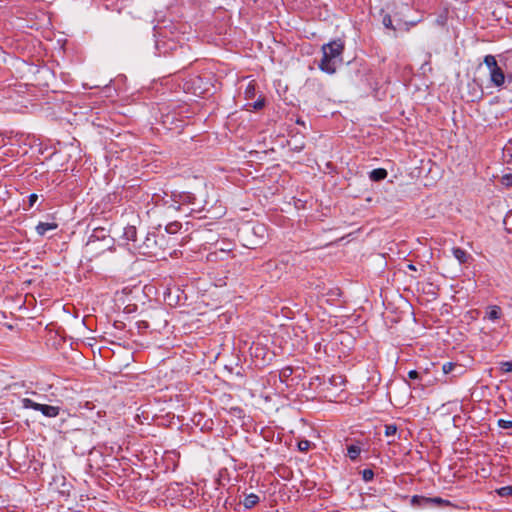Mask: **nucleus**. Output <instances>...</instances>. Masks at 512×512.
I'll use <instances>...</instances> for the list:
<instances>
[{"label": "nucleus", "instance_id": "1", "mask_svg": "<svg viewBox=\"0 0 512 512\" xmlns=\"http://www.w3.org/2000/svg\"><path fill=\"white\" fill-rule=\"evenodd\" d=\"M344 48V41L341 39L324 44L321 48L323 56L319 63V69L327 74H334L337 66L342 63Z\"/></svg>", "mask_w": 512, "mask_h": 512}, {"label": "nucleus", "instance_id": "2", "mask_svg": "<svg viewBox=\"0 0 512 512\" xmlns=\"http://www.w3.org/2000/svg\"><path fill=\"white\" fill-rule=\"evenodd\" d=\"M484 64L489 69L490 82L495 87H501L505 83V73L498 65L495 56L486 55L484 57Z\"/></svg>", "mask_w": 512, "mask_h": 512}, {"label": "nucleus", "instance_id": "3", "mask_svg": "<svg viewBox=\"0 0 512 512\" xmlns=\"http://www.w3.org/2000/svg\"><path fill=\"white\" fill-rule=\"evenodd\" d=\"M192 196L190 194H180L169 195L167 192H163V195L160 193H155L152 196V200L155 201L156 204L162 202L163 205L174 208L176 210L180 209V204L185 202H191Z\"/></svg>", "mask_w": 512, "mask_h": 512}, {"label": "nucleus", "instance_id": "4", "mask_svg": "<svg viewBox=\"0 0 512 512\" xmlns=\"http://www.w3.org/2000/svg\"><path fill=\"white\" fill-rule=\"evenodd\" d=\"M22 405L24 408L40 411L44 416L48 418L57 417L60 412V408L58 406L40 404L29 398H24L22 400Z\"/></svg>", "mask_w": 512, "mask_h": 512}, {"label": "nucleus", "instance_id": "5", "mask_svg": "<svg viewBox=\"0 0 512 512\" xmlns=\"http://www.w3.org/2000/svg\"><path fill=\"white\" fill-rule=\"evenodd\" d=\"M364 450L363 448V442L360 440L355 441L354 443H351L347 445V453L346 456L351 461H357L361 452Z\"/></svg>", "mask_w": 512, "mask_h": 512}, {"label": "nucleus", "instance_id": "6", "mask_svg": "<svg viewBox=\"0 0 512 512\" xmlns=\"http://www.w3.org/2000/svg\"><path fill=\"white\" fill-rule=\"evenodd\" d=\"M452 254L460 264H465L472 259V256L460 247H454L452 249Z\"/></svg>", "mask_w": 512, "mask_h": 512}, {"label": "nucleus", "instance_id": "7", "mask_svg": "<svg viewBox=\"0 0 512 512\" xmlns=\"http://www.w3.org/2000/svg\"><path fill=\"white\" fill-rule=\"evenodd\" d=\"M57 228L58 224L55 222H39L35 229L39 236H44L47 231L55 230Z\"/></svg>", "mask_w": 512, "mask_h": 512}, {"label": "nucleus", "instance_id": "8", "mask_svg": "<svg viewBox=\"0 0 512 512\" xmlns=\"http://www.w3.org/2000/svg\"><path fill=\"white\" fill-rule=\"evenodd\" d=\"M125 240L127 241H132V242H136L137 241V229H136V226L135 225H127L125 228H124V231H123V236H122Z\"/></svg>", "mask_w": 512, "mask_h": 512}, {"label": "nucleus", "instance_id": "9", "mask_svg": "<svg viewBox=\"0 0 512 512\" xmlns=\"http://www.w3.org/2000/svg\"><path fill=\"white\" fill-rule=\"evenodd\" d=\"M387 175H388V172L386 169L377 168V169L372 170L369 173V178L374 182H379V181L384 180L387 177Z\"/></svg>", "mask_w": 512, "mask_h": 512}, {"label": "nucleus", "instance_id": "10", "mask_svg": "<svg viewBox=\"0 0 512 512\" xmlns=\"http://www.w3.org/2000/svg\"><path fill=\"white\" fill-rule=\"evenodd\" d=\"M502 316V309L497 305H492L488 307V311L486 313V317L491 321H496L500 319Z\"/></svg>", "mask_w": 512, "mask_h": 512}, {"label": "nucleus", "instance_id": "11", "mask_svg": "<svg viewBox=\"0 0 512 512\" xmlns=\"http://www.w3.org/2000/svg\"><path fill=\"white\" fill-rule=\"evenodd\" d=\"M259 496L254 494V493H251L249 495H246L244 497V500L242 501V504L244 505V507L246 509H251L253 507H255L258 503H259Z\"/></svg>", "mask_w": 512, "mask_h": 512}, {"label": "nucleus", "instance_id": "12", "mask_svg": "<svg viewBox=\"0 0 512 512\" xmlns=\"http://www.w3.org/2000/svg\"><path fill=\"white\" fill-rule=\"evenodd\" d=\"M410 504L417 508L428 507V497L414 495L410 499Z\"/></svg>", "mask_w": 512, "mask_h": 512}, {"label": "nucleus", "instance_id": "13", "mask_svg": "<svg viewBox=\"0 0 512 512\" xmlns=\"http://www.w3.org/2000/svg\"><path fill=\"white\" fill-rule=\"evenodd\" d=\"M451 503L449 500L443 499L441 497H428V507L429 506H450Z\"/></svg>", "mask_w": 512, "mask_h": 512}, {"label": "nucleus", "instance_id": "14", "mask_svg": "<svg viewBox=\"0 0 512 512\" xmlns=\"http://www.w3.org/2000/svg\"><path fill=\"white\" fill-rule=\"evenodd\" d=\"M105 237H106V230L104 228H96V229H94L93 234L90 237L89 243L93 242L94 238L99 240V239H105Z\"/></svg>", "mask_w": 512, "mask_h": 512}, {"label": "nucleus", "instance_id": "15", "mask_svg": "<svg viewBox=\"0 0 512 512\" xmlns=\"http://www.w3.org/2000/svg\"><path fill=\"white\" fill-rule=\"evenodd\" d=\"M456 368H459L460 370H462V368L459 365H457L456 363L446 362L442 366V371H443L444 374H449L453 370H455Z\"/></svg>", "mask_w": 512, "mask_h": 512}, {"label": "nucleus", "instance_id": "16", "mask_svg": "<svg viewBox=\"0 0 512 512\" xmlns=\"http://www.w3.org/2000/svg\"><path fill=\"white\" fill-rule=\"evenodd\" d=\"M497 494L500 497H511L512 496V486H504L496 490Z\"/></svg>", "mask_w": 512, "mask_h": 512}, {"label": "nucleus", "instance_id": "17", "mask_svg": "<svg viewBox=\"0 0 512 512\" xmlns=\"http://www.w3.org/2000/svg\"><path fill=\"white\" fill-rule=\"evenodd\" d=\"M180 228H181V224L177 221L171 222L166 225V231L170 234L177 233L180 230Z\"/></svg>", "mask_w": 512, "mask_h": 512}, {"label": "nucleus", "instance_id": "18", "mask_svg": "<svg viewBox=\"0 0 512 512\" xmlns=\"http://www.w3.org/2000/svg\"><path fill=\"white\" fill-rule=\"evenodd\" d=\"M382 24L385 28L391 29L393 31L396 30V28L393 26L391 16L389 14H385L382 19Z\"/></svg>", "mask_w": 512, "mask_h": 512}, {"label": "nucleus", "instance_id": "19", "mask_svg": "<svg viewBox=\"0 0 512 512\" xmlns=\"http://www.w3.org/2000/svg\"><path fill=\"white\" fill-rule=\"evenodd\" d=\"M397 433V426L395 424H388V425H385V436L387 437H391V436H395V434Z\"/></svg>", "mask_w": 512, "mask_h": 512}, {"label": "nucleus", "instance_id": "20", "mask_svg": "<svg viewBox=\"0 0 512 512\" xmlns=\"http://www.w3.org/2000/svg\"><path fill=\"white\" fill-rule=\"evenodd\" d=\"M361 474H362V479L365 482H369V481L373 480V478H374V472L372 469H369V468L361 471Z\"/></svg>", "mask_w": 512, "mask_h": 512}, {"label": "nucleus", "instance_id": "21", "mask_svg": "<svg viewBox=\"0 0 512 512\" xmlns=\"http://www.w3.org/2000/svg\"><path fill=\"white\" fill-rule=\"evenodd\" d=\"M500 369L504 373L512 372V361H503L500 363Z\"/></svg>", "mask_w": 512, "mask_h": 512}, {"label": "nucleus", "instance_id": "22", "mask_svg": "<svg viewBox=\"0 0 512 512\" xmlns=\"http://www.w3.org/2000/svg\"><path fill=\"white\" fill-rule=\"evenodd\" d=\"M311 443L308 440H301L298 442V449L302 452H306L310 449Z\"/></svg>", "mask_w": 512, "mask_h": 512}, {"label": "nucleus", "instance_id": "23", "mask_svg": "<svg viewBox=\"0 0 512 512\" xmlns=\"http://www.w3.org/2000/svg\"><path fill=\"white\" fill-rule=\"evenodd\" d=\"M498 426L502 429H511L512 428V421L511 420H504L499 419L498 420Z\"/></svg>", "mask_w": 512, "mask_h": 512}, {"label": "nucleus", "instance_id": "24", "mask_svg": "<svg viewBox=\"0 0 512 512\" xmlns=\"http://www.w3.org/2000/svg\"><path fill=\"white\" fill-rule=\"evenodd\" d=\"M136 325L140 332L144 331L150 327L149 322L146 320H139L136 322Z\"/></svg>", "mask_w": 512, "mask_h": 512}, {"label": "nucleus", "instance_id": "25", "mask_svg": "<svg viewBox=\"0 0 512 512\" xmlns=\"http://www.w3.org/2000/svg\"><path fill=\"white\" fill-rule=\"evenodd\" d=\"M408 377H409V379H412V380L421 379L420 373L416 370H410L408 372Z\"/></svg>", "mask_w": 512, "mask_h": 512}, {"label": "nucleus", "instance_id": "26", "mask_svg": "<svg viewBox=\"0 0 512 512\" xmlns=\"http://www.w3.org/2000/svg\"><path fill=\"white\" fill-rule=\"evenodd\" d=\"M37 200H38L37 194H35V193L30 194L28 197L29 207H32L36 203Z\"/></svg>", "mask_w": 512, "mask_h": 512}, {"label": "nucleus", "instance_id": "27", "mask_svg": "<svg viewBox=\"0 0 512 512\" xmlns=\"http://www.w3.org/2000/svg\"><path fill=\"white\" fill-rule=\"evenodd\" d=\"M293 370L291 367H285L281 370L280 375L283 377H288L292 374Z\"/></svg>", "mask_w": 512, "mask_h": 512}, {"label": "nucleus", "instance_id": "28", "mask_svg": "<svg viewBox=\"0 0 512 512\" xmlns=\"http://www.w3.org/2000/svg\"><path fill=\"white\" fill-rule=\"evenodd\" d=\"M264 107V100H257L256 102H254L253 104V108L255 110H260Z\"/></svg>", "mask_w": 512, "mask_h": 512}, {"label": "nucleus", "instance_id": "29", "mask_svg": "<svg viewBox=\"0 0 512 512\" xmlns=\"http://www.w3.org/2000/svg\"><path fill=\"white\" fill-rule=\"evenodd\" d=\"M503 180L505 181V183H506L507 185H510V184H511V180H512V175H505V176L503 177Z\"/></svg>", "mask_w": 512, "mask_h": 512}, {"label": "nucleus", "instance_id": "30", "mask_svg": "<svg viewBox=\"0 0 512 512\" xmlns=\"http://www.w3.org/2000/svg\"><path fill=\"white\" fill-rule=\"evenodd\" d=\"M505 5L512 8V0H506Z\"/></svg>", "mask_w": 512, "mask_h": 512}, {"label": "nucleus", "instance_id": "31", "mask_svg": "<svg viewBox=\"0 0 512 512\" xmlns=\"http://www.w3.org/2000/svg\"><path fill=\"white\" fill-rule=\"evenodd\" d=\"M408 269L415 271L416 267L413 264H408Z\"/></svg>", "mask_w": 512, "mask_h": 512}, {"label": "nucleus", "instance_id": "32", "mask_svg": "<svg viewBox=\"0 0 512 512\" xmlns=\"http://www.w3.org/2000/svg\"><path fill=\"white\" fill-rule=\"evenodd\" d=\"M220 503H221V497H220V496H218V497H217V500H216V506H219V505H220Z\"/></svg>", "mask_w": 512, "mask_h": 512}, {"label": "nucleus", "instance_id": "33", "mask_svg": "<svg viewBox=\"0 0 512 512\" xmlns=\"http://www.w3.org/2000/svg\"><path fill=\"white\" fill-rule=\"evenodd\" d=\"M416 24H417V21H411V22L409 23V25H410V26H415Z\"/></svg>", "mask_w": 512, "mask_h": 512}, {"label": "nucleus", "instance_id": "34", "mask_svg": "<svg viewBox=\"0 0 512 512\" xmlns=\"http://www.w3.org/2000/svg\"><path fill=\"white\" fill-rule=\"evenodd\" d=\"M255 350H256V351H255V356H256V357H258V353H257V351H258V350H261V349H260L259 347H256V348H255Z\"/></svg>", "mask_w": 512, "mask_h": 512}, {"label": "nucleus", "instance_id": "35", "mask_svg": "<svg viewBox=\"0 0 512 512\" xmlns=\"http://www.w3.org/2000/svg\"><path fill=\"white\" fill-rule=\"evenodd\" d=\"M246 93H252V90H250V86L248 87V89L246 90Z\"/></svg>", "mask_w": 512, "mask_h": 512}, {"label": "nucleus", "instance_id": "36", "mask_svg": "<svg viewBox=\"0 0 512 512\" xmlns=\"http://www.w3.org/2000/svg\"><path fill=\"white\" fill-rule=\"evenodd\" d=\"M246 93H252V90H250V86L248 87V89L246 90Z\"/></svg>", "mask_w": 512, "mask_h": 512}, {"label": "nucleus", "instance_id": "37", "mask_svg": "<svg viewBox=\"0 0 512 512\" xmlns=\"http://www.w3.org/2000/svg\"><path fill=\"white\" fill-rule=\"evenodd\" d=\"M297 123H298V124H304V123H303L302 121H300V120H297Z\"/></svg>", "mask_w": 512, "mask_h": 512}]
</instances>
